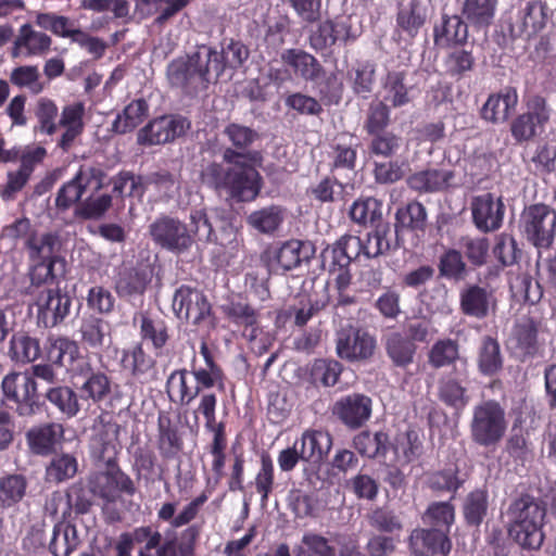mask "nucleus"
Masks as SVG:
<instances>
[{"label": "nucleus", "instance_id": "nucleus-34", "mask_svg": "<svg viewBox=\"0 0 556 556\" xmlns=\"http://www.w3.org/2000/svg\"><path fill=\"white\" fill-rule=\"evenodd\" d=\"M225 317L238 327H243V336L253 341L258 334V312L249 303L231 301L222 306Z\"/></svg>", "mask_w": 556, "mask_h": 556}, {"label": "nucleus", "instance_id": "nucleus-45", "mask_svg": "<svg viewBox=\"0 0 556 556\" xmlns=\"http://www.w3.org/2000/svg\"><path fill=\"white\" fill-rule=\"evenodd\" d=\"M293 553L295 556H337L333 533L327 538L315 531H306Z\"/></svg>", "mask_w": 556, "mask_h": 556}, {"label": "nucleus", "instance_id": "nucleus-26", "mask_svg": "<svg viewBox=\"0 0 556 556\" xmlns=\"http://www.w3.org/2000/svg\"><path fill=\"white\" fill-rule=\"evenodd\" d=\"M85 105L83 102H73L63 106L59 119V128L63 132L58 141V147L63 151H68L84 131Z\"/></svg>", "mask_w": 556, "mask_h": 556}, {"label": "nucleus", "instance_id": "nucleus-15", "mask_svg": "<svg viewBox=\"0 0 556 556\" xmlns=\"http://www.w3.org/2000/svg\"><path fill=\"white\" fill-rule=\"evenodd\" d=\"M312 254L311 244L291 239L266 252L267 266L275 274H283L298 267L302 262L308 261Z\"/></svg>", "mask_w": 556, "mask_h": 556}, {"label": "nucleus", "instance_id": "nucleus-21", "mask_svg": "<svg viewBox=\"0 0 556 556\" xmlns=\"http://www.w3.org/2000/svg\"><path fill=\"white\" fill-rule=\"evenodd\" d=\"M357 147L356 139L352 134L342 132L333 138L328 152L329 170L332 175L355 173Z\"/></svg>", "mask_w": 556, "mask_h": 556}, {"label": "nucleus", "instance_id": "nucleus-61", "mask_svg": "<svg viewBox=\"0 0 556 556\" xmlns=\"http://www.w3.org/2000/svg\"><path fill=\"white\" fill-rule=\"evenodd\" d=\"M149 279L147 274L136 268H124L119 271L115 289L119 296H131L142 294Z\"/></svg>", "mask_w": 556, "mask_h": 556}, {"label": "nucleus", "instance_id": "nucleus-44", "mask_svg": "<svg viewBox=\"0 0 556 556\" xmlns=\"http://www.w3.org/2000/svg\"><path fill=\"white\" fill-rule=\"evenodd\" d=\"M421 521L428 528L439 529L450 536L455 522V506L451 501L431 502L422 513Z\"/></svg>", "mask_w": 556, "mask_h": 556}, {"label": "nucleus", "instance_id": "nucleus-5", "mask_svg": "<svg viewBox=\"0 0 556 556\" xmlns=\"http://www.w3.org/2000/svg\"><path fill=\"white\" fill-rule=\"evenodd\" d=\"M189 224L176 222V250L187 249L194 239L217 244L227 258H233L242 245L243 239L238 228L220 218L216 230L203 211H194L189 216Z\"/></svg>", "mask_w": 556, "mask_h": 556}, {"label": "nucleus", "instance_id": "nucleus-9", "mask_svg": "<svg viewBox=\"0 0 556 556\" xmlns=\"http://www.w3.org/2000/svg\"><path fill=\"white\" fill-rule=\"evenodd\" d=\"M377 349V338L367 328L346 325L337 331V355L348 362H365L370 359Z\"/></svg>", "mask_w": 556, "mask_h": 556}, {"label": "nucleus", "instance_id": "nucleus-47", "mask_svg": "<svg viewBox=\"0 0 556 556\" xmlns=\"http://www.w3.org/2000/svg\"><path fill=\"white\" fill-rule=\"evenodd\" d=\"M63 435V427L59 424H47L35 427L27 432V442L30 450L40 455L48 454Z\"/></svg>", "mask_w": 556, "mask_h": 556}, {"label": "nucleus", "instance_id": "nucleus-63", "mask_svg": "<svg viewBox=\"0 0 556 556\" xmlns=\"http://www.w3.org/2000/svg\"><path fill=\"white\" fill-rule=\"evenodd\" d=\"M223 134L231 143V147L228 149L238 151L239 153L250 152V147L260 138L255 129L238 123H229L224 128Z\"/></svg>", "mask_w": 556, "mask_h": 556}, {"label": "nucleus", "instance_id": "nucleus-55", "mask_svg": "<svg viewBox=\"0 0 556 556\" xmlns=\"http://www.w3.org/2000/svg\"><path fill=\"white\" fill-rule=\"evenodd\" d=\"M489 494L485 489H476L469 492L463 504V515L468 526L478 527L486 516Z\"/></svg>", "mask_w": 556, "mask_h": 556}, {"label": "nucleus", "instance_id": "nucleus-64", "mask_svg": "<svg viewBox=\"0 0 556 556\" xmlns=\"http://www.w3.org/2000/svg\"><path fill=\"white\" fill-rule=\"evenodd\" d=\"M343 366L334 359L317 358L311 368V379L313 383L323 387H333L339 381Z\"/></svg>", "mask_w": 556, "mask_h": 556}, {"label": "nucleus", "instance_id": "nucleus-28", "mask_svg": "<svg viewBox=\"0 0 556 556\" xmlns=\"http://www.w3.org/2000/svg\"><path fill=\"white\" fill-rule=\"evenodd\" d=\"M427 22V8L420 0L400 3L395 15L396 31L405 38L415 39Z\"/></svg>", "mask_w": 556, "mask_h": 556}, {"label": "nucleus", "instance_id": "nucleus-30", "mask_svg": "<svg viewBox=\"0 0 556 556\" xmlns=\"http://www.w3.org/2000/svg\"><path fill=\"white\" fill-rule=\"evenodd\" d=\"M390 451L393 453L391 460L405 466L421 457L424 454V442L418 431L409 428L406 431L396 433L391 441Z\"/></svg>", "mask_w": 556, "mask_h": 556}, {"label": "nucleus", "instance_id": "nucleus-39", "mask_svg": "<svg viewBox=\"0 0 556 556\" xmlns=\"http://www.w3.org/2000/svg\"><path fill=\"white\" fill-rule=\"evenodd\" d=\"M427 217L425 205L417 200L397 207L394 224L396 235L403 231L424 232L427 227Z\"/></svg>", "mask_w": 556, "mask_h": 556}, {"label": "nucleus", "instance_id": "nucleus-11", "mask_svg": "<svg viewBox=\"0 0 556 556\" xmlns=\"http://www.w3.org/2000/svg\"><path fill=\"white\" fill-rule=\"evenodd\" d=\"M103 186V175L99 169L81 167L75 177L62 186L55 199L58 208L67 210L84 194L97 192Z\"/></svg>", "mask_w": 556, "mask_h": 556}, {"label": "nucleus", "instance_id": "nucleus-49", "mask_svg": "<svg viewBox=\"0 0 556 556\" xmlns=\"http://www.w3.org/2000/svg\"><path fill=\"white\" fill-rule=\"evenodd\" d=\"M504 452L517 465H525L533 457V447L529 438V431L519 427H513L505 443Z\"/></svg>", "mask_w": 556, "mask_h": 556}, {"label": "nucleus", "instance_id": "nucleus-32", "mask_svg": "<svg viewBox=\"0 0 556 556\" xmlns=\"http://www.w3.org/2000/svg\"><path fill=\"white\" fill-rule=\"evenodd\" d=\"M296 441L302 460L317 466L324 462L332 446L331 435L320 430H305Z\"/></svg>", "mask_w": 556, "mask_h": 556}, {"label": "nucleus", "instance_id": "nucleus-38", "mask_svg": "<svg viewBox=\"0 0 556 556\" xmlns=\"http://www.w3.org/2000/svg\"><path fill=\"white\" fill-rule=\"evenodd\" d=\"M383 202L375 197H359L356 199L350 210L351 220L359 226L376 227L378 224H389L383 220Z\"/></svg>", "mask_w": 556, "mask_h": 556}, {"label": "nucleus", "instance_id": "nucleus-2", "mask_svg": "<svg viewBox=\"0 0 556 556\" xmlns=\"http://www.w3.org/2000/svg\"><path fill=\"white\" fill-rule=\"evenodd\" d=\"M249 58L248 48L239 40L230 39L223 47L222 53L202 47L197 52L188 55L181 71H176L182 75V89L188 96H197L200 91L207 89L210 84V73L213 71L216 76H220L225 67H240Z\"/></svg>", "mask_w": 556, "mask_h": 556}, {"label": "nucleus", "instance_id": "nucleus-20", "mask_svg": "<svg viewBox=\"0 0 556 556\" xmlns=\"http://www.w3.org/2000/svg\"><path fill=\"white\" fill-rule=\"evenodd\" d=\"M505 214V205L502 198H495L492 193L477 195L471 201L472 222L483 231H495L502 227Z\"/></svg>", "mask_w": 556, "mask_h": 556}, {"label": "nucleus", "instance_id": "nucleus-17", "mask_svg": "<svg viewBox=\"0 0 556 556\" xmlns=\"http://www.w3.org/2000/svg\"><path fill=\"white\" fill-rule=\"evenodd\" d=\"M548 21V7L541 0H530L522 5L510 26L514 37L530 40L541 33Z\"/></svg>", "mask_w": 556, "mask_h": 556}, {"label": "nucleus", "instance_id": "nucleus-27", "mask_svg": "<svg viewBox=\"0 0 556 556\" xmlns=\"http://www.w3.org/2000/svg\"><path fill=\"white\" fill-rule=\"evenodd\" d=\"M92 491L111 502L114 501L121 492L132 493V481L116 466H109L104 472H99L92 480Z\"/></svg>", "mask_w": 556, "mask_h": 556}, {"label": "nucleus", "instance_id": "nucleus-59", "mask_svg": "<svg viewBox=\"0 0 556 556\" xmlns=\"http://www.w3.org/2000/svg\"><path fill=\"white\" fill-rule=\"evenodd\" d=\"M348 78L353 92L363 99H368L376 83L375 65L369 62L361 63L348 72Z\"/></svg>", "mask_w": 556, "mask_h": 556}, {"label": "nucleus", "instance_id": "nucleus-50", "mask_svg": "<svg viewBox=\"0 0 556 556\" xmlns=\"http://www.w3.org/2000/svg\"><path fill=\"white\" fill-rule=\"evenodd\" d=\"M80 544L78 532L75 526L70 523H58L53 529L49 549L53 556H70Z\"/></svg>", "mask_w": 556, "mask_h": 556}, {"label": "nucleus", "instance_id": "nucleus-23", "mask_svg": "<svg viewBox=\"0 0 556 556\" xmlns=\"http://www.w3.org/2000/svg\"><path fill=\"white\" fill-rule=\"evenodd\" d=\"M51 45L52 38L48 34L36 30L33 25L26 23L18 28L11 55L12 58L42 56L50 51Z\"/></svg>", "mask_w": 556, "mask_h": 556}, {"label": "nucleus", "instance_id": "nucleus-4", "mask_svg": "<svg viewBox=\"0 0 556 556\" xmlns=\"http://www.w3.org/2000/svg\"><path fill=\"white\" fill-rule=\"evenodd\" d=\"M507 516L508 535L522 548L538 551L543 545L546 505L534 495L522 492L511 500Z\"/></svg>", "mask_w": 556, "mask_h": 556}, {"label": "nucleus", "instance_id": "nucleus-53", "mask_svg": "<svg viewBox=\"0 0 556 556\" xmlns=\"http://www.w3.org/2000/svg\"><path fill=\"white\" fill-rule=\"evenodd\" d=\"M372 230L367 232L362 239L363 254L367 258H376L386 255L391 250V226L390 224H378L371 227Z\"/></svg>", "mask_w": 556, "mask_h": 556}, {"label": "nucleus", "instance_id": "nucleus-60", "mask_svg": "<svg viewBox=\"0 0 556 556\" xmlns=\"http://www.w3.org/2000/svg\"><path fill=\"white\" fill-rule=\"evenodd\" d=\"M10 81L18 87L26 88L33 94H39L47 88L36 65H21L10 73Z\"/></svg>", "mask_w": 556, "mask_h": 556}, {"label": "nucleus", "instance_id": "nucleus-46", "mask_svg": "<svg viewBox=\"0 0 556 556\" xmlns=\"http://www.w3.org/2000/svg\"><path fill=\"white\" fill-rule=\"evenodd\" d=\"M283 219L285 208L280 205L271 204L253 211L247 217V223L260 233L273 235L280 228Z\"/></svg>", "mask_w": 556, "mask_h": 556}, {"label": "nucleus", "instance_id": "nucleus-41", "mask_svg": "<svg viewBox=\"0 0 556 556\" xmlns=\"http://www.w3.org/2000/svg\"><path fill=\"white\" fill-rule=\"evenodd\" d=\"M463 380L451 375L444 376L439 380L438 397L447 407L455 412H463L468 405L470 396Z\"/></svg>", "mask_w": 556, "mask_h": 556}, {"label": "nucleus", "instance_id": "nucleus-19", "mask_svg": "<svg viewBox=\"0 0 556 556\" xmlns=\"http://www.w3.org/2000/svg\"><path fill=\"white\" fill-rule=\"evenodd\" d=\"M280 61L290 74L306 83H317L326 74L320 61L301 48L285 49L280 54Z\"/></svg>", "mask_w": 556, "mask_h": 556}, {"label": "nucleus", "instance_id": "nucleus-24", "mask_svg": "<svg viewBox=\"0 0 556 556\" xmlns=\"http://www.w3.org/2000/svg\"><path fill=\"white\" fill-rule=\"evenodd\" d=\"M35 23L38 27L50 30L53 35L67 38L81 48L90 39L91 35L78 27L75 21L55 13H36Z\"/></svg>", "mask_w": 556, "mask_h": 556}, {"label": "nucleus", "instance_id": "nucleus-10", "mask_svg": "<svg viewBox=\"0 0 556 556\" xmlns=\"http://www.w3.org/2000/svg\"><path fill=\"white\" fill-rule=\"evenodd\" d=\"M2 390L7 399L16 404L21 416H31L38 408L37 383L28 372H12L2 380Z\"/></svg>", "mask_w": 556, "mask_h": 556}, {"label": "nucleus", "instance_id": "nucleus-48", "mask_svg": "<svg viewBox=\"0 0 556 556\" xmlns=\"http://www.w3.org/2000/svg\"><path fill=\"white\" fill-rule=\"evenodd\" d=\"M477 364L479 371L484 376H493L503 367V356L497 339L485 336L482 338Z\"/></svg>", "mask_w": 556, "mask_h": 556}, {"label": "nucleus", "instance_id": "nucleus-3", "mask_svg": "<svg viewBox=\"0 0 556 556\" xmlns=\"http://www.w3.org/2000/svg\"><path fill=\"white\" fill-rule=\"evenodd\" d=\"M48 357L64 368L72 377L85 376L79 388L80 397L98 404L108 399L112 392L111 378L103 371H93L89 359L84 356L77 342L65 337L50 338Z\"/></svg>", "mask_w": 556, "mask_h": 556}, {"label": "nucleus", "instance_id": "nucleus-51", "mask_svg": "<svg viewBox=\"0 0 556 556\" xmlns=\"http://www.w3.org/2000/svg\"><path fill=\"white\" fill-rule=\"evenodd\" d=\"M459 358V343L451 338L439 339L428 352V364L433 369L453 366Z\"/></svg>", "mask_w": 556, "mask_h": 556}, {"label": "nucleus", "instance_id": "nucleus-57", "mask_svg": "<svg viewBox=\"0 0 556 556\" xmlns=\"http://www.w3.org/2000/svg\"><path fill=\"white\" fill-rule=\"evenodd\" d=\"M9 355L16 363H31L40 356L39 341L26 333H15L11 338Z\"/></svg>", "mask_w": 556, "mask_h": 556}, {"label": "nucleus", "instance_id": "nucleus-56", "mask_svg": "<svg viewBox=\"0 0 556 556\" xmlns=\"http://www.w3.org/2000/svg\"><path fill=\"white\" fill-rule=\"evenodd\" d=\"M149 106L142 99L130 102L113 123L116 132L126 134L138 127L148 116Z\"/></svg>", "mask_w": 556, "mask_h": 556}, {"label": "nucleus", "instance_id": "nucleus-14", "mask_svg": "<svg viewBox=\"0 0 556 556\" xmlns=\"http://www.w3.org/2000/svg\"><path fill=\"white\" fill-rule=\"evenodd\" d=\"M412 556H447L452 551V540L439 529L417 527L407 539Z\"/></svg>", "mask_w": 556, "mask_h": 556}, {"label": "nucleus", "instance_id": "nucleus-22", "mask_svg": "<svg viewBox=\"0 0 556 556\" xmlns=\"http://www.w3.org/2000/svg\"><path fill=\"white\" fill-rule=\"evenodd\" d=\"M468 24L457 14L441 15L433 25V43L440 49L463 47L468 40Z\"/></svg>", "mask_w": 556, "mask_h": 556}, {"label": "nucleus", "instance_id": "nucleus-62", "mask_svg": "<svg viewBox=\"0 0 556 556\" xmlns=\"http://www.w3.org/2000/svg\"><path fill=\"white\" fill-rule=\"evenodd\" d=\"M46 397L68 418L75 417L80 410L76 392L67 386H59L49 389Z\"/></svg>", "mask_w": 556, "mask_h": 556}, {"label": "nucleus", "instance_id": "nucleus-33", "mask_svg": "<svg viewBox=\"0 0 556 556\" xmlns=\"http://www.w3.org/2000/svg\"><path fill=\"white\" fill-rule=\"evenodd\" d=\"M25 247L30 261L61 262L59 255L61 249L60 237L54 232L30 233Z\"/></svg>", "mask_w": 556, "mask_h": 556}, {"label": "nucleus", "instance_id": "nucleus-40", "mask_svg": "<svg viewBox=\"0 0 556 556\" xmlns=\"http://www.w3.org/2000/svg\"><path fill=\"white\" fill-rule=\"evenodd\" d=\"M353 443L354 447L362 456L387 460L391 440L389 434L384 431L372 433L365 430L355 435Z\"/></svg>", "mask_w": 556, "mask_h": 556}, {"label": "nucleus", "instance_id": "nucleus-35", "mask_svg": "<svg viewBox=\"0 0 556 556\" xmlns=\"http://www.w3.org/2000/svg\"><path fill=\"white\" fill-rule=\"evenodd\" d=\"M386 354L396 368L406 369L415 362L418 346L402 332H391L384 339Z\"/></svg>", "mask_w": 556, "mask_h": 556}, {"label": "nucleus", "instance_id": "nucleus-13", "mask_svg": "<svg viewBox=\"0 0 556 556\" xmlns=\"http://www.w3.org/2000/svg\"><path fill=\"white\" fill-rule=\"evenodd\" d=\"M542 325L540 318L530 315H525L515 321L511 340L522 359L534 358L542 354L544 350V342L540 340Z\"/></svg>", "mask_w": 556, "mask_h": 556}, {"label": "nucleus", "instance_id": "nucleus-1", "mask_svg": "<svg viewBox=\"0 0 556 556\" xmlns=\"http://www.w3.org/2000/svg\"><path fill=\"white\" fill-rule=\"evenodd\" d=\"M223 160L229 166L213 163L207 168V175L217 190L238 202H253L260 195L264 181L256 168L263 161L260 151L239 153L225 149Z\"/></svg>", "mask_w": 556, "mask_h": 556}, {"label": "nucleus", "instance_id": "nucleus-43", "mask_svg": "<svg viewBox=\"0 0 556 556\" xmlns=\"http://www.w3.org/2000/svg\"><path fill=\"white\" fill-rule=\"evenodd\" d=\"M451 49L443 61L445 74L455 80H460L473 72L476 58L472 50L466 49L465 46Z\"/></svg>", "mask_w": 556, "mask_h": 556}, {"label": "nucleus", "instance_id": "nucleus-6", "mask_svg": "<svg viewBox=\"0 0 556 556\" xmlns=\"http://www.w3.org/2000/svg\"><path fill=\"white\" fill-rule=\"evenodd\" d=\"M469 430L475 444L482 447L496 446L507 430L505 407L493 399L481 401L472 408Z\"/></svg>", "mask_w": 556, "mask_h": 556}, {"label": "nucleus", "instance_id": "nucleus-25", "mask_svg": "<svg viewBox=\"0 0 556 556\" xmlns=\"http://www.w3.org/2000/svg\"><path fill=\"white\" fill-rule=\"evenodd\" d=\"M179 302V309L176 311L178 318H185L192 325L200 324L211 312V304L205 295L189 287H180L176 290V302Z\"/></svg>", "mask_w": 556, "mask_h": 556}, {"label": "nucleus", "instance_id": "nucleus-52", "mask_svg": "<svg viewBox=\"0 0 556 556\" xmlns=\"http://www.w3.org/2000/svg\"><path fill=\"white\" fill-rule=\"evenodd\" d=\"M174 136V116L164 115L150 122L138 134L141 144H161L169 141Z\"/></svg>", "mask_w": 556, "mask_h": 556}, {"label": "nucleus", "instance_id": "nucleus-36", "mask_svg": "<svg viewBox=\"0 0 556 556\" xmlns=\"http://www.w3.org/2000/svg\"><path fill=\"white\" fill-rule=\"evenodd\" d=\"M81 343L96 351L109 346L112 342V327L102 318L89 316L83 319L79 327Z\"/></svg>", "mask_w": 556, "mask_h": 556}, {"label": "nucleus", "instance_id": "nucleus-58", "mask_svg": "<svg viewBox=\"0 0 556 556\" xmlns=\"http://www.w3.org/2000/svg\"><path fill=\"white\" fill-rule=\"evenodd\" d=\"M464 481L458 477L457 468H444L427 475L426 485L434 493H452L451 500L463 486Z\"/></svg>", "mask_w": 556, "mask_h": 556}, {"label": "nucleus", "instance_id": "nucleus-16", "mask_svg": "<svg viewBox=\"0 0 556 556\" xmlns=\"http://www.w3.org/2000/svg\"><path fill=\"white\" fill-rule=\"evenodd\" d=\"M371 399L363 393H351L340 397L333 405V415L349 429L362 428L370 418Z\"/></svg>", "mask_w": 556, "mask_h": 556}, {"label": "nucleus", "instance_id": "nucleus-18", "mask_svg": "<svg viewBox=\"0 0 556 556\" xmlns=\"http://www.w3.org/2000/svg\"><path fill=\"white\" fill-rule=\"evenodd\" d=\"M460 312L468 317L484 319L497 308V299L489 287L467 285L459 293Z\"/></svg>", "mask_w": 556, "mask_h": 556}, {"label": "nucleus", "instance_id": "nucleus-7", "mask_svg": "<svg viewBox=\"0 0 556 556\" xmlns=\"http://www.w3.org/2000/svg\"><path fill=\"white\" fill-rule=\"evenodd\" d=\"M313 28L307 37L308 46L321 55L330 54L337 45L348 46L357 40L362 31L354 25L351 14L328 17Z\"/></svg>", "mask_w": 556, "mask_h": 556}, {"label": "nucleus", "instance_id": "nucleus-29", "mask_svg": "<svg viewBox=\"0 0 556 556\" xmlns=\"http://www.w3.org/2000/svg\"><path fill=\"white\" fill-rule=\"evenodd\" d=\"M454 172L444 168H427L408 176L406 184L418 193H435L446 190L454 179Z\"/></svg>", "mask_w": 556, "mask_h": 556}, {"label": "nucleus", "instance_id": "nucleus-12", "mask_svg": "<svg viewBox=\"0 0 556 556\" xmlns=\"http://www.w3.org/2000/svg\"><path fill=\"white\" fill-rule=\"evenodd\" d=\"M34 304L37 306L38 320L45 327H54L70 313L71 300L58 288H43L37 292L30 291Z\"/></svg>", "mask_w": 556, "mask_h": 556}, {"label": "nucleus", "instance_id": "nucleus-31", "mask_svg": "<svg viewBox=\"0 0 556 556\" xmlns=\"http://www.w3.org/2000/svg\"><path fill=\"white\" fill-rule=\"evenodd\" d=\"M517 103V90L513 87H506L498 93L489 96L481 109V116L492 123L505 122L515 111Z\"/></svg>", "mask_w": 556, "mask_h": 556}, {"label": "nucleus", "instance_id": "nucleus-37", "mask_svg": "<svg viewBox=\"0 0 556 556\" xmlns=\"http://www.w3.org/2000/svg\"><path fill=\"white\" fill-rule=\"evenodd\" d=\"M130 535L134 543H146L139 556H174V539H163L162 534L151 527L137 528Z\"/></svg>", "mask_w": 556, "mask_h": 556}, {"label": "nucleus", "instance_id": "nucleus-42", "mask_svg": "<svg viewBox=\"0 0 556 556\" xmlns=\"http://www.w3.org/2000/svg\"><path fill=\"white\" fill-rule=\"evenodd\" d=\"M498 0H464L463 17L476 29L488 28L494 20Z\"/></svg>", "mask_w": 556, "mask_h": 556}, {"label": "nucleus", "instance_id": "nucleus-54", "mask_svg": "<svg viewBox=\"0 0 556 556\" xmlns=\"http://www.w3.org/2000/svg\"><path fill=\"white\" fill-rule=\"evenodd\" d=\"M406 72H388L383 83L384 100L393 108H401L410 102L409 88L405 84Z\"/></svg>", "mask_w": 556, "mask_h": 556}, {"label": "nucleus", "instance_id": "nucleus-8", "mask_svg": "<svg viewBox=\"0 0 556 556\" xmlns=\"http://www.w3.org/2000/svg\"><path fill=\"white\" fill-rule=\"evenodd\" d=\"M521 226L529 242L548 249L555 239L556 211L544 203L531 204L521 214Z\"/></svg>", "mask_w": 556, "mask_h": 556}]
</instances>
